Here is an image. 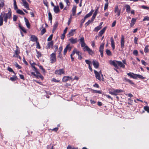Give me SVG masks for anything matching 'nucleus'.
<instances>
[{
    "label": "nucleus",
    "instance_id": "29",
    "mask_svg": "<svg viewBox=\"0 0 149 149\" xmlns=\"http://www.w3.org/2000/svg\"><path fill=\"white\" fill-rule=\"evenodd\" d=\"M117 61H116V62L113 61L111 63V64L113 65V66L116 68H118V66L117 65Z\"/></svg>",
    "mask_w": 149,
    "mask_h": 149
},
{
    "label": "nucleus",
    "instance_id": "24",
    "mask_svg": "<svg viewBox=\"0 0 149 149\" xmlns=\"http://www.w3.org/2000/svg\"><path fill=\"white\" fill-rule=\"evenodd\" d=\"M77 7L76 6H74L72 8V14L73 16H74L76 13V10Z\"/></svg>",
    "mask_w": 149,
    "mask_h": 149
},
{
    "label": "nucleus",
    "instance_id": "38",
    "mask_svg": "<svg viewBox=\"0 0 149 149\" xmlns=\"http://www.w3.org/2000/svg\"><path fill=\"white\" fill-rule=\"evenodd\" d=\"M148 46H146L144 49V52L145 53H147L149 52Z\"/></svg>",
    "mask_w": 149,
    "mask_h": 149
},
{
    "label": "nucleus",
    "instance_id": "6",
    "mask_svg": "<svg viewBox=\"0 0 149 149\" xmlns=\"http://www.w3.org/2000/svg\"><path fill=\"white\" fill-rule=\"evenodd\" d=\"M55 74H56L61 75L62 74H64V71L63 69L56 70L55 72Z\"/></svg>",
    "mask_w": 149,
    "mask_h": 149
},
{
    "label": "nucleus",
    "instance_id": "44",
    "mask_svg": "<svg viewBox=\"0 0 149 149\" xmlns=\"http://www.w3.org/2000/svg\"><path fill=\"white\" fill-rule=\"evenodd\" d=\"M36 51L37 52V56L38 58H39L41 56V54L40 52L37 51V50H36Z\"/></svg>",
    "mask_w": 149,
    "mask_h": 149
},
{
    "label": "nucleus",
    "instance_id": "51",
    "mask_svg": "<svg viewBox=\"0 0 149 149\" xmlns=\"http://www.w3.org/2000/svg\"><path fill=\"white\" fill-rule=\"evenodd\" d=\"M19 27L20 28L24 33H26V31L25 30V29H24V28L23 27V26H21L19 25Z\"/></svg>",
    "mask_w": 149,
    "mask_h": 149
},
{
    "label": "nucleus",
    "instance_id": "9",
    "mask_svg": "<svg viewBox=\"0 0 149 149\" xmlns=\"http://www.w3.org/2000/svg\"><path fill=\"white\" fill-rule=\"evenodd\" d=\"M94 72L96 78L99 80H102V79H101L100 77L99 72H98L95 70H94Z\"/></svg>",
    "mask_w": 149,
    "mask_h": 149
},
{
    "label": "nucleus",
    "instance_id": "7",
    "mask_svg": "<svg viewBox=\"0 0 149 149\" xmlns=\"http://www.w3.org/2000/svg\"><path fill=\"white\" fill-rule=\"evenodd\" d=\"M120 43H121V48L122 49H123L125 46V38L124 36L123 35L121 36V41H120Z\"/></svg>",
    "mask_w": 149,
    "mask_h": 149
},
{
    "label": "nucleus",
    "instance_id": "28",
    "mask_svg": "<svg viewBox=\"0 0 149 149\" xmlns=\"http://www.w3.org/2000/svg\"><path fill=\"white\" fill-rule=\"evenodd\" d=\"M136 79H137V78L138 77L139 79H145V77H143L142 76L139 75V74H136Z\"/></svg>",
    "mask_w": 149,
    "mask_h": 149
},
{
    "label": "nucleus",
    "instance_id": "11",
    "mask_svg": "<svg viewBox=\"0 0 149 149\" xmlns=\"http://www.w3.org/2000/svg\"><path fill=\"white\" fill-rule=\"evenodd\" d=\"M62 47H60L59 48V50L58 51V58H60L61 60H62V56L61 55V52L62 50Z\"/></svg>",
    "mask_w": 149,
    "mask_h": 149
},
{
    "label": "nucleus",
    "instance_id": "42",
    "mask_svg": "<svg viewBox=\"0 0 149 149\" xmlns=\"http://www.w3.org/2000/svg\"><path fill=\"white\" fill-rule=\"evenodd\" d=\"M93 20H92V19H91V20H89L85 24V26H87L88 25L91 23L92 22Z\"/></svg>",
    "mask_w": 149,
    "mask_h": 149
},
{
    "label": "nucleus",
    "instance_id": "15",
    "mask_svg": "<svg viewBox=\"0 0 149 149\" xmlns=\"http://www.w3.org/2000/svg\"><path fill=\"white\" fill-rule=\"evenodd\" d=\"M69 41L72 44L76 43L77 41V38L74 39L73 38H71L69 40Z\"/></svg>",
    "mask_w": 149,
    "mask_h": 149
},
{
    "label": "nucleus",
    "instance_id": "16",
    "mask_svg": "<svg viewBox=\"0 0 149 149\" xmlns=\"http://www.w3.org/2000/svg\"><path fill=\"white\" fill-rule=\"evenodd\" d=\"M54 10L56 13H59L60 12V10L58 6H54Z\"/></svg>",
    "mask_w": 149,
    "mask_h": 149
},
{
    "label": "nucleus",
    "instance_id": "12",
    "mask_svg": "<svg viewBox=\"0 0 149 149\" xmlns=\"http://www.w3.org/2000/svg\"><path fill=\"white\" fill-rule=\"evenodd\" d=\"M99 8V7H97V8L96 9V10H95L94 13L93 15V16L92 17L91 19H92V20H94L95 19V17H96V16L98 13V10Z\"/></svg>",
    "mask_w": 149,
    "mask_h": 149
},
{
    "label": "nucleus",
    "instance_id": "27",
    "mask_svg": "<svg viewBox=\"0 0 149 149\" xmlns=\"http://www.w3.org/2000/svg\"><path fill=\"white\" fill-rule=\"evenodd\" d=\"M125 7L126 8V11L128 13H129L130 10V6L128 5H126Z\"/></svg>",
    "mask_w": 149,
    "mask_h": 149
},
{
    "label": "nucleus",
    "instance_id": "22",
    "mask_svg": "<svg viewBox=\"0 0 149 149\" xmlns=\"http://www.w3.org/2000/svg\"><path fill=\"white\" fill-rule=\"evenodd\" d=\"M136 19L134 18H132L131 21V23L130 24V27H132L133 26L134 24H135V22H136Z\"/></svg>",
    "mask_w": 149,
    "mask_h": 149
},
{
    "label": "nucleus",
    "instance_id": "60",
    "mask_svg": "<svg viewBox=\"0 0 149 149\" xmlns=\"http://www.w3.org/2000/svg\"><path fill=\"white\" fill-rule=\"evenodd\" d=\"M68 47H66L65 48L64 50V52L63 54L64 55H65L66 54V53H67V52L68 51V50L67 49V48Z\"/></svg>",
    "mask_w": 149,
    "mask_h": 149
},
{
    "label": "nucleus",
    "instance_id": "55",
    "mask_svg": "<svg viewBox=\"0 0 149 149\" xmlns=\"http://www.w3.org/2000/svg\"><path fill=\"white\" fill-rule=\"evenodd\" d=\"M53 37V35L51 34V35L47 39V41H50L52 39Z\"/></svg>",
    "mask_w": 149,
    "mask_h": 149
},
{
    "label": "nucleus",
    "instance_id": "25",
    "mask_svg": "<svg viewBox=\"0 0 149 149\" xmlns=\"http://www.w3.org/2000/svg\"><path fill=\"white\" fill-rule=\"evenodd\" d=\"M53 45V41H51L50 42H49L47 46V48L49 49L51 47H52Z\"/></svg>",
    "mask_w": 149,
    "mask_h": 149
},
{
    "label": "nucleus",
    "instance_id": "37",
    "mask_svg": "<svg viewBox=\"0 0 149 149\" xmlns=\"http://www.w3.org/2000/svg\"><path fill=\"white\" fill-rule=\"evenodd\" d=\"M14 7L15 10H16L18 8L17 6L16 2L15 0H14Z\"/></svg>",
    "mask_w": 149,
    "mask_h": 149
},
{
    "label": "nucleus",
    "instance_id": "46",
    "mask_svg": "<svg viewBox=\"0 0 149 149\" xmlns=\"http://www.w3.org/2000/svg\"><path fill=\"white\" fill-rule=\"evenodd\" d=\"M66 47H68L67 48V49L69 50V52H70L71 49L72 47L71 46H70V44H68Z\"/></svg>",
    "mask_w": 149,
    "mask_h": 149
},
{
    "label": "nucleus",
    "instance_id": "10",
    "mask_svg": "<svg viewBox=\"0 0 149 149\" xmlns=\"http://www.w3.org/2000/svg\"><path fill=\"white\" fill-rule=\"evenodd\" d=\"M121 10L119 9L118 6H116L115 8L114 12L117 14L118 16H120V13Z\"/></svg>",
    "mask_w": 149,
    "mask_h": 149
},
{
    "label": "nucleus",
    "instance_id": "45",
    "mask_svg": "<svg viewBox=\"0 0 149 149\" xmlns=\"http://www.w3.org/2000/svg\"><path fill=\"white\" fill-rule=\"evenodd\" d=\"M17 79V77L15 76L14 77H11L10 78V79L12 81H14L16 80Z\"/></svg>",
    "mask_w": 149,
    "mask_h": 149
},
{
    "label": "nucleus",
    "instance_id": "56",
    "mask_svg": "<svg viewBox=\"0 0 149 149\" xmlns=\"http://www.w3.org/2000/svg\"><path fill=\"white\" fill-rule=\"evenodd\" d=\"M141 8L143 9H145L149 10V7H148L147 6H145L144 5L142 6H141Z\"/></svg>",
    "mask_w": 149,
    "mask_h": 149
},
{
    "label": "nucleus",
    "instance_id": "20",
    "mask_svg": "<svg viewBox=\"0 0 149 149\" xmlns=\"http://www.w3.org/2000/svg\"><path fill=\"white\" fill-rule=\"evenodd\" d=\"M75 31V30L72 29L69 32L68 34L67 35L68 37H70L71 36H72L74 35V32Z\"/></svg>",
    "mask_w": 149,
    "mask_h": 149
},
{
    "label": "nucleus",
    "instance_id": "26",
    "mask_svg": "<svg viewBox=\"0 0 149 149\" xmlns=\"http://www.w3.org/2000/svg\"><path fill=\"white\" fill-rule=\"evenodd\" d=\"M23 5L27 10H29V4L26 1L23 3Z\"/></svg>",
    "mask_w": 149,
    "mask_h": 149
},
{
    "label": "nucleus",
    "instance_id": "30",
    "mask_svg": "<svg viewBox=\"0 0 149 149\" xmlns=\"http://www.w3.org/2000/svg\"><path fill=\"white\" fill-rule=\"evenodd\" d=\"M117 61H116V62L113 61L111 63V64L113 65V66L116 68H118V66L117 65Z\"/></svg>",
    "mask_w": 149,
    "mask_h": 149
},
{
    "label": "nucleus",
    "instance_id": "8",
    "mask_svg": "<svg viewBox=\"0 0 149 149\" xmlns=\"http://www.w3.org/2000/svg\"><path fill=\"white\" fill-rule=\"evenodd\" d=\"M72 78L71 77L64 76L62 79V81L63 82L67 81H68L72 80Z\"/></svg>",
    "mask_w": 149,
    "mask_h": 149
},
{
    "label": "nucleus",
    "instance_id": "41",
    "mask_svg": "<svg viewBox=\"0 0 149 149\" xmlns=\"http://www.w3.org/2000/svg\"><path fill=\"white\" fill-rule=\"evenodd\" d=\"M16 50L15 51V53L16 54H19V49L18 47L17 46H16Z\"/></svg>",
    "mask_w": 149,
    "mask_h": 149
},
{
    "label": "nucleus",
    "instance_id": "19",
    "mask_svg": "<svg viewBox=\"0 0 149 149\" xmlns=\"http://www.w3.org/2000/svg\"><path fill=\"white\" fill-rule=\"evenodd\" d=\"M111 47H112L113 49H115V43L113 38L112 37H111Z\"/></svg>",
    "mask_w": 149,
    "mask_h": 149
},
{
    "label": "nucleus",
    "instance_id": "3",
    "mask_svg": "<svg viewBox=\"0 0 149 149\" xmlns=\"http://www.w3.org/2000/svg\"><path fill=\"white\" fill-rule=\"evenodd\" d=\"M29 63L31 66L33 68L34 70L36 72L37 74H39V75H38V76L42 79L43 77L40 75V74L36 68L35 66V65H36V64L32 61H30Z\"/></svg>",
    "mask_w": 149,
    "mask_h": 149
},
{
    "label": "nucleus",
    "instance_id": "52",
    "mask_svg": "<svg viewBox=\"0 0 149 149\" xmlns=\"http://www.w3.org/2000/svg\"><path fill=\"white\" fill-rule=\"evenodd\" d=\"M108 4H109V3H108V2H106V3L105 4L104 7V10H105L107 8L108 6Z\"/></svg>",
    "mask_w": 149,
    "mask_h": 149
},
{
    "label": "nucleus",
    "instance_id": "17",
    "mask_svg": "<svg viewBox=\"0 0 149 149\" xmlns=\"http://www.w3.org/2000/svg\"><path fill=\"white\" fill-rule=\"evenodd\" d=\"M117 65H118L120 67L125 68V66L124 64L123 63H122L120 61H117Z\"/></svg>",
    "mask_w": 149,
    "mask_h": 149
},
{
    "label": "nucleus",
    "instance_id": "13",
    "mask_svg": "<svg viewBox=\"0 0 149 149\" xmlns=\"http://www.w3.org/2000/svg\"><path fill=\"white\" fill-rule=\"evenodd\" d=\"M31 40L33 42H36L37 41L38 39L34 35H31L30 37Z\"/></svg>",
    "mask_w": 149,
    "mask_h": 149
},
{
    "label": "nucleus",
    "instance_id": "64",
    "mask_svg": "<svg viewBox=\"0 0 149 149\" xmlns=\"http://www.w3.org/2000/svg\"><path fill=\"white\" fill-rule=\"evenodd\" d=\"M75 48H74V50L72 53L70 54V56H73L74 54L75 53Z\"/></svg>",
    "mask_w": 149,
    "mask_h": 149
},
{
    "label": "nucleus",
    "instance_id": "33",
    "mask_svg": "<svg viewBox=\"0 0 149 149\" xmlns=\"http://www.w3.org/2000/svg\"><path fill=\"white\" fill-rule=\"evenodd\" d=\"M115 93L116 94V95H117V93H120L123 92V91L120 89L115 90H114Z\"/></svg>",
    "mask_w": 149,
    "mask_h": 149
},
{
    "label": "nucleus",
    "instance_id": "32",
    "mask_svg": "<svg viewBox=\"0 0 149 149\" xmlns=\"http://www.w3.org/2000/svg\"><path fill=\"white\" fill-rule=\"evenodd\" d=\"M17 13L21 15H24V13L22 10L20 9H17Z\"/></svg>",
    "mask_w": 149,
    "mask_h": 149
},
{
    "label": "nucleus",
    "instance_id": "23",
    "mask_svg": "<svg viewBox=\"0 0 149 149\" xmlns=\"http://www.w3.org/2000/svg\"><path fill=\"white\" fill-rule=\"evenodd\" d=\"M107 29V27H104L99 32V35L100 36H102V34L104 33L106 29Z\"/></svg>",
    "mask_w": 149,
    "mask_h": 149
},
{
    "label": "nucleus",
    "instance_id": "21",
    "mask_svg": "<svg viewBox=\"0 0 149 149\" xmlns=\"http://www.w3.org/2000/svg\"><path fill=\"white\" fill-rule=\"evenodd\" d=\"M24 19L26 25L27 27L28 28H30V25L29 22L28 20L26 17H24Z\"/></svg>",
    "mask_w": 149,
    "mask_h": 149
},
{
    "label": "nucleus",
    "instance_id": "35",
    "mask_svg": "<svg viewBox=\"0 0 149 149\" xmlns=\"http://www.w3.org/2000/svg\"><path fill=\"white\" fill-rule=\"evenodd\" d=\"M106 53L107 55L110 56L111 55V53L110 51L107 49L106 50Z\"/></svg>",
    "mask_w": 149,
    "mask_h": 149
},
{
    "label": "nucleus",
    "instance_id": "4",
    "mask_svg": "<svg viewBox=\"0 0 149 149\" xmlns=\"http://www.w3.org/2000/svg\"><path fill=\"white\" fill-rule=\"evenodd\" d=\"M50 61L52 63H53L56 61V54L55 53H52L50 55Z\"/></svg>",
    "mask_w": 149,
    "mask_h": 149
},
{
    "label": "nucleus",
    "instance_id": "2",
    "mask_svg": "<svg viewBox=\"0 0 149 149\" xmlns=\"http://www.w3.org/2000/svg\"><path fill=\"white\" fill-rule=\"evenodd\" d=\"M79 40L81 45V47H83V50L84 52L87 51L90 55H92L94 54V52L92 49L86 45L84 38L83 37L81 38Z\"/></svg>",
    "mask_w": 149,
    "mask_h": 149
},
{
    "label": "nucleus",
    "instance_id": "54",
    "mask_svg": "<svg viewBox=\"0 0 149 149\" xmlns=\"http://www.w3.org/2000/svg\"><path fill=\"white\" fill-rule=\"evenodd\" d=\"M17 17L16 15H13V21H16V20H17Z\"/></svg>",
    "mask_w": 149,
    "mask_h": 149
},
{
    "label": "nucleus",
    "instance_id": "39",
    "mask_svg": "<svg viewBox=\"0 0 149 149\" xmlns=\"http://www.w3.org/2000/svg\"><path fill=\"white\" fill-rule=\"evenodd\" d=\"M102 28L101 26H97V27H96L94 30V31L97 32L99 30H100Z\"/></svg>",
    "mask_w": 149,
    "mask_h": 149
},
{
    "label": "nucleus",
    "instance_id": "1",
    "mask_svg": "<svg viewBox=\"0 0 149 149\" xmlns=\"http://www.w3.org/2000/svg\"><path fill=\"white\" fill-rule=\"evenodd\" d=\"M11 18V12L10 10L8 11V13H1L0 15V26H2L3 24V19L4 22L6 23L8 19Z\"/></svg>",
    "mask_w": 149,
    "mask_h": 149
},
{
    "label": "nucleus",
    "instance_id": "31",
    "mask_svg": "<svg viewBox=\"0 0 149 149\" xmlns=\"http://www.w3.org/2000/svg\"><path fill=\"white\" fill-rule=\"evenodd\" d=\"M58 22H55L54 25V26H53V31H55V30L57 26H58Z\"/></svg>",
    "mask_w": 149,
    "mask_h": 149
},
{
    "label": "nucleus",
    "instance_id": "53",
    "mask_svg": "<svg viewBox=\"0 0 149 149\" xmlns=\"http://www.w3.org/2000/svg\"><path fill=\"white\" fill-rule=\"evenodd\" d=\"M85 62L86 64L88 65H91V62L89 60H86Z\"/></svg>",
    "mask_w": 149,
    "mask_h": 149
},
{
    "label": "nucleus",
    "instance_id": "63",
    "mask_svg": "<svg viewBox=\"0 0 149 149\" xmlns=\"http://www.w3.org/2000/svg\"><path fill=\"white\" fill-rule=\"evenodd\" d=\"M146 20L149 21V17H146L143 19V21H145Z\"/></svg>",
    "mask_w": 149,
    "mask_h": 149
},
{
    "label": "nucleus",
    "instance_id": "47",
    "mask_svg": "<svg viewBox=\"0 0 149 149\" xmlns=\"http://www.w3.org/2000/svg\"><path fill=\"white\" fill-rule=\"evenodd\" d=\"M10 72H13L15 74V73L13 71V70L10 68L8 67L7 69Z\"/></svg>",
    "mask_w": 149,
    "mask_h": 149
},
{
    "label": "nucleus",
    "instance_id": "61",
    "mask_svg": "<svg viewBox=\"0 0 149 149\" xmlns=\"http://www.w3.org/2000/svg\"><path fill=\"white\" fill-rule=\"evenodd\" d=\"M72 19V15H71L70 16V17L69 19L68 22V25H69L71 22V21Z\"/></svg>",
    "mask_w": 149,
    "mask_h": 149
},
{
    "label": "nucleus",
    "instance_id": "34",
    "mask_svg": "<svg viewBox=\"0 0 149 149\" xmlns=\"http://www.w3.org/2000/svg\"><path fill=\"white\" fill-rule=\"evenodd\" d=\"M93 11V10H92L89 13L85 15L86 17L87 18H88L90 17L92 15Z\"/></svg>",
    "mask_w": 149,
    "mask_h": 149
},
{
    "label": "nucleus",
    "instance_id": "5",
    "mask_svg": "<svg viewBox=\"0 0 149 149\" xmlns=\"http://www.w3.org/2000/svg\"><path fill=\"white\" fill-rule=\"evenodd\" d=\"M104 45V43H102L101 45L99 48V52L100 53L101 56L102 57L103 56V52Z\"/></svg>",
    "mask_w": 149,
    "mask_h": 149
},
{
    "label": "nucleus",
    "instance_id": "62",
    "mask_svg": "<svg viewBox=\"0 0 149 149\" xmlns=\"http://www.w3.org/2000/svg\"><path fill=\"white\" fill-rule=\"evenodd\" d=\"M15 66L17 68H18V69H20L21 67L17 63H16L15 64Z\"/></svg>",
    "mask_w": 149,
    "mask_h": 149
},
{
    "label": "nucleus",
    "instance_id": "43",
    "mask_svg": "<svg viewBox=\"0 0 149 149\" xmlns=\"http://www.w3.org/2000/svg\"><path fill=\"white\" fill-rule=\"evenodd\" d=\"M144 109L149 113V107L148 106H146L144 107Z\"/></svg>",
    "mask_w": 149,
    "mask_h": 149
},
{
    "label": "nucleus",
    "instance_id": "18",
    "mask_svg": "<svg viewBox=\"0 0 149 149\" xmlns=\"http://www.w3.org/2000/svg\"><path fill=\"white\" fill-rule=\"evenodd\" d=\"M136 74H134L133 73L130 72L129 73H127V75L130 77H131L132 78L134 79H136Z\"/></svg>",
    "mask_w": 149,
    "mask_h": 149
},
{
    "label": "nucleus",
    "instance_id": "14",
    "mask_svg": "<svg viewBox=\"0 0 149 149\" xmlns=\"http://www.w3.org/2000/svg\"><path fill=\"white\" fill-rule=\"evenodd\" d=\"M93 65L95 68H97L99 66V63L98 62L95 61L93 60Z\"/></svg>",
    "mask_w": 149,
    "mask_h": 149
},
{
    "label": "nucleus",
    "instance_id": "48",
    "mask_svg": "<svg viewBox=\"0 0 149 149\" xmlns=\"http://www.w3.org/2000/svg\"><path fill=\"white\" fill-rule=\"evenodd\" d=\"M133 54L136 56H137L138 55V51L136 50H134Z\"/></svg>",
    "mask_w": 149,
    "mask_h": 149
},
{
    "label": "nucleus",
    "instance_id": "57",
    "mask_svg": "<svg viewBox=\"0 0 149 149\" xmlns=\"http://www.w3.org/2000/svg\"><path fill=\"white\" fill-rule=\"evenodd\" d=\"M59 4L60 8L61 9H62L64 7L63 5V4L61 2H60Z\"/></svg>",
    "mask_w": 149,
    "mask_h": 149
},
{
    "label": "nucleus",
    "instance_id": "58",
    "mask_svg": "<svg viewBox=\"0 0 149 149\" xmlns=\"http://www.w3.org/2000/svg\"><path fill=\"white\" fill-rule=\"evenodd\" d=\"M138 40V38H137L136 37H135L134 38V43L136 44H138L137 43V40Z\"/></svg>",
    "mask_w": 149,
    "mask_h": 149
},
{
    "label": "nucleus",
    "instance_id": "59",
    "mask_svg": "<svg viewBox=\"0 0 149 149\" xmlns=\"http://www.w3.org/2000/svg\"><path fill=\"white\" fill-rule=\"evenodd\" d=\"M75 53H76L78 56L80 54H81L79 51L77 50V49L75 48Z\"/></svg>",
    "mask_w": 149,
    "mask_h": 149
},
{
    "label": "nucleus",
    "instance_id": "49",
    "mask_svg": "<svg viewBox=\"0 0 149 149\" xmlns=\"http://www.w3.org/2000/svg\"><path fill=\"white\" fill-rule=\"evenodd\" d=\"M43 3L47 7H48V2H47V0H43Z\"/></svg>",
    "mask_w": 149,
    "mask_h": 149
},
{
    "label": "nucleus",
    "instance_id": "40",
    "mask_svg": "<svg viewBox=\"0 0 149 149\" xmlns=\"http://www.w3.org/2000/svg\"><path fill=\"white\" fill-rule=\"evenodd\" d=\"M49 20L51 21L52 20V16L51 13L49 12L48 13Z\"/></svg>",
    "mask_w": 149,
    "mask_h": 149
},
{
    "label": "nucleus",
    "instance_id": "36",
    "mask_svg": "<svg viewBox=\"0 0 149 149\" xmlns=\"http://www.w3.org/2000/svg\"><path fill=\"white\" fill-rule=\"evenodd\" d=\"M125 79L126 81H127V82H129L130 84H132V85L134 84V83L131 80H130L128 79H127L126 78H125Z\"/></svg>",
    "mask_w": 149,
    "mask_h": 149
},
{
    "label": "nucleus",
    "instance_id": "50",
    "mask_svg": "<svg viewBox=\"0 0 149 149\" xmlns=\"http://www.w3.org/2000/svg\"><path fill=\"white\" fill-rule=\"evenodd\" d=\"M46 32V29L45 28L43 29L41 31V35H42Z\"/></svg>",
    "mask_w": 149,
    "mask_h": 149
}]
</instances>
